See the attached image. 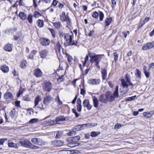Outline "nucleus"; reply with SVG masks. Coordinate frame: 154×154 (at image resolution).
I'll list each match as a JSON object with an SVG mask.
<instances>
[{
  "instance_id": "nucleus-57",
  "label": "nucleus",
  "mask_w": 154,
  "mask_h": 154,
  "mask_svg": "<svg viewBox=\"0 0 154 154\" xmlns=\"http://www.w3.org/2000/svg\"><path fill=\"white\" fill-rule=\"evenodd\" d=\"M7 140V139L6 138L0 139V145H3L5 141Z\"/></svg>"
},
{
  "instance_id": "nucleus-30",
  "label": "nucleus",
  "mask_w": 154,
  "mask_h": 154,
  "mask_svg": "<svg viewBox=\"0 0 154 154\" xmlns=\"http://www.w3.org/2000/svg\"><path fill=\"white\" fill-rule=\"evenodd\" d=\"M112 21V19L111 17H107L105 21V25L106 26H109Z\"/></svg>"
},
{
  "instance_id": "nucleus-53",
  "label": "nucleus",
  "mask_w": 154,
  "mask_h": 154,
  "mask_svg": "<svg viewBox=\"0 0 154 154\" xmlns=\"http://www.w3.org/2000/svg\"><path fill=\"white\" fill-rule=\"evenodd\" d=\"M72 111L73 113H74L76 117H78L79 116V114L77 113L75 109H72Z\"/></svg>"
},
{
  "instance_id": "nucleus-22",
  "label": "nucleus",
  "mask_w": 154,
  "mask_h": 154,
  "mask_svg": "<svg viewBox=\"0 0 154 154\" xmlns=\"http://www.w3.org/2000/svg\"><path fill=\"white\" fill-rule=\"evenodd\" d=\"M1 69L4 73H7L9 71V67L6 65L1 66Z\"/></svg>"
},
{
  "instance_id": "nucleus-34",
  "label": "nucleus",
  "mask_w": 154,
  "mask_h": 154,
  "mask_svg": "<svg viewBox=\"0 0 154 154\" xmlns=\"http://www.w3.org/2000/svg\"><path fill=\"white\" fill-rule=\"evenodd\" d=\"M55 101L57 103L58 105L59 106L61 105L63 103V102L60 100L58 95H57L55 99Z\"/></svg>"
},
{
  "instance_id": "nucleus-1",
  "label": "nucleus",
  "mask_w": 154,
  "mask_h": 154,
  "mask_svg": "<svg viewBox=\"0 0 154 154\" xmlns=\"http://www.w3.org/2000/svg\"><path fill=\"white\" fill-rule=\"evenodd\" d=\"M88 54L90 58V61L91 63L96 62V66L99 69L100 66L99 65L100 60L101 59L102 56H104V54H96L93 55L91 53H88Z\"/></svg>"
},
{
  "instance_id": "nucleus-54",
  "label": "nucleus",
  "mask_w": 154,
  "mask_h": 154,
  "mask_svg": "<svg viewBox=\"0 0 154 154\" xmlns=\"http://www.w3.org/2000/svg\"><path fill=\"white\" fill-rule=\"evenodd\" d=\"M99 14L96 11L94 12L92 14V17L94 18H97L98 17Z\"/></svg>"
},
{
  "instance_id": "nucleus-36",
  "label": "nucleus",
  "mask_w": 154,
  "mask_h": 154,
  "mask_svg": "<svg viewBox=\"0 0 154 154\" xmlns=\"http://www.w3.org/2000/svg\"><path fill=\"white\" fill-rule=\"evenodd\" d=\"M59 154H71V151L69 150H62L59 152Z\"/></svg>"
},
{
  "instance_id": "nucleus-23",
  "label": "nucleus",
  "mask_w": 154,
  "mask_h": 154,
  "mask_svg": "<svg viewBox=\"0 0 154 154\" xmlns=\"http://www.w3.org/2000/svg\"><path fill=\"white\" fill-rule=\"evenodd\" d=\"M56 124L55 121L51 120L46 121L44 123V125L46 126L53 125Z\"/></svg>"
},
{
  "instance_id": "nucleus-55",
  "label": "nucleus",
  "mask_w": 154,
  "mask_h": 154,
  "mask_svg": "<svg viewBox=\"0 0 154 154\" xmlns=\"http://www.w3.org/2000/svg\"><path fill=\"white\" fill-rule=\"evenodd\" d=\"M23 99L24 100L27 101H29L30 100V99L28 95L25 96L23 97Z\"/></svg>"
},
{
  "instance_id": "nucleus-51",
  "label": "nucleus",
  "mask_w": 154,
  "mask_h": 154,
  "mask_svg": "<svg viewBox=\"0 0 154 154\" xmlns=\"http://www.w3.org/2000/svg\"><path fill=\"white\" fill-rule=\"evenodd\" d=\"M66 56L67 57L68 61L69 62H71L72 60V57L69 55L68 54H66Z\"/></svg>"
},
{
  "instance_id": "nucleus-24",
  "label": "nucleus",
  "mask_w": 154,
  "mask_h": 154,
  "mask_svg": "<svg viewBox=\"0 0 154 154\" xmlns=\"http://www.w3.org/2000/svg\"><path fill=\"white\" fill-rule=\"evenodd\" d=\"M80 137L79 136H77L73 137H70L69 138L70 140L72 141V143L76 142L80 139Z\"/></svg>"
},
{
  "instance_id": "nucleus-41",
  "label": "nucleus",
  "mask_w": 154,
  "mask_h": 154,
  "mask_svg": "<svg viewBox=\"0 0 154 154\" xmlns=\"http://www.w3.org/2000/svg\"><path fill=\"white\" fill-rule=\"evenodd\" d=\"M53 24L55 28L57 29H59L61 26V23L60 22L54 23Z\"/></svg>"
},
{
  "instance_id": "nucleus-3",
  "label": "nucleus",
  "mask_w": 154,
  "mask_h": 154,
  "mask_svg": "<svg viewBox=\"0 0 154 154\" xmlns=\"http://www.w3.org/2000/svg\"><path fill=\"white\" fill-rule=\"evenodd\" d=\"M120 81L123 88H127L129 85H133V84L131 82L130 76L128 74L125 75V79H122Z\"/></svg>"
},
{
  "instance_id": "nucleus-16",
  "label": "nucleus",
  "mask_w": 154,
  "mask_h": 154,
  "mask_svg": "<svg viewBox=\"0 0 154 154\" xmlns=\"http://www.w3.org/2000/svg\"><path fill=\"white\" fill-rule=\"evenodd\" d=\"M99 101L102 103H106L107 102L106 94L105 95H101L99 97Z\"/></svg>"
},
{
  "instance_id": "nucleus-26",
  "label": "nucleus",
  "mask_w": 154,
  "mask_h": 154,
  "mask_svg": "<svg viewBox=\"0 0 154 154\" xmlns=\"http://www.w3.org/2000/svg\"><path fill=\"white\" fill-rule=\"evenodd\" d=\"M135 75L137 78L140 79L141 73L140 71L137 69H136L135 71Z\"/></svg>"
},
{
  "instance_id": "nucleus-52",
  "label": "nucleus",
  "mask_w": 154,
  "mask_h": 154,
  "mask_svg": "<svg viewBox=\"0 0 154 154\" xmlns=\"http://www.w3.org/2000/svg\"><path fill=\"white\" fill-rule=\"evenodd\" d=\"M30 147H29V148H30L32 149H39V147L38 146H35L34 145H33L32 144L31 146H30Z\"/></svg>"
},
{
  "instance_id": "nucleus-8",
  "label": "nucleus",
  "mask_w": 154,
  "mask_h": 154,
  "mask_svg": "<svg viewBox=\"0 0 154 154\" xmlns=\"http://www.w3.org/2000/svg\"><path fill=\"white\" fill-rule=\"evenodd\" d=\"M43 87L45 91H50L52 88L51 83L49 82H44Z\"/></svg>"
},
{
  "instance_id": "nucleus-40",
  "label": "nucleus",
  "mask_w": 154,
  "mask_h": 154,
  "mask_svg": "<svg viewBox=\"0 0 154 154\" xmlns=\"http://www.w3.org/2000/svg\"><path fill=\"white\" fill-rule=\"evenodd\" d=\"M100 132L92 131L91 133V136L92 137H95L100 134Z\"/></svg>"
},
{
  "instance_id": "nucleus-29",
  "label": "nucleus",
  "mask_w": 154,
  "mask_h": 154,
  "mask_svg": "<svg viewBox=\"0 0 154 154\" xmlns=\"http://www.w3.org/2000/svg\"><path fill=\"white\" fill-rule=\"evenodd\" d=\"M81 101L80 99L77 101V109L78 112H80L82 110V106L81 105Z\"/></svg>"
},
{
  "instance_id": "nucleus-48",
  "label": "nucleus",
  "mask_w": 154,
  "mask_h": 154,
  "mask_svg": "<svg viewBox=\"0 0 154 154\" xmlns=\"http://www.w3.org/2000/svg\"><path fill=\"white\" fill-rule=\"evenodd\" d=\"M104 14L101 11H99V16L100 18V20L101 21H102L104 18Z\"/></svg>"
},
{
  "instance_id": "nucleus-31",
  "label": "nucleus",
  "mask_w": 154,
  "mask_h": 154,
  "mask_svg": "<svg viewBox=\"0 0 154 154\" xmlns=\"http://www.w3.org/2000/svg\"><path fill=\"white\" fill-rule=\"evenodd\" d=\"M28 64L26 60L22 61L20 63V66L22 68H25L27 66Z\"/></svg>"
},
{
  "instance_id": "nucleus-47",
  "label": "nucleus",
  "mask_w": 154,
  "mask_h": 154,
  "mask_svg": "<svg viewBox=\"0 0 154 154\" xmlns=\"http://www.w3.org/2000/svg\"><path fill=\"white\" fill-rule=\"evenodd\" d=\"M74 129L77 131L82 130V125H77L74 127Z\"/></svg>"
},
{
  "instance_id": "nucleus-63",
  "label": "nucleus",
  "mask_w": 154,
  "mask_h": 154,
  "mask_svg": "<svg viewBox=\"0 0 154 154\" xmlns=\"http://www.w3.org/2000/svg\"><path fill=\"white\" fill-rule=\"evenodd\" d=\"M144 73L145 74V75L146 77L147 78H148L150 76V73L149 72H147V71L144 72Z\"/></svg>"
},
{
  "instance_id": "nucleus-59",
  "label": "nucleus",
  "mask_w": 154,
  "mask_h": 154,
  "mask_svg": "<svg viewBox=\"0 0 154 154\" xmlns=\"http://www.w3.org/2000/svg\"><path fill=\"white\" fill-rule=\"evenodd\" d=\"M150 19V18L149 17H146L143 20V23L144 24L148 22Z\"/></svg>"
},
{
  "instance_id": "nucleus-13",
  "label": "nucleus",
  "mask_w": 154,
  "mask_h": 154,
  "mask_svg": "<svg viewBox=\"0 0 154 154\" xmlns=\"http://www.w3.org/2000/svg\"><path fill=\"white\" fill-rule=\"evenodd\" d=\"M60 20L62 21H68L69 22H70V19L67 17H66L65 15V13L64 12H63L60 15Z\"/></svg>"
},
{
  "instance_id": "nucleus-14",
  "label": "nucleus",
  "mask_w": 154,
  "mask_h": 154,
  "mask_svg": "<svg viewBox=\"0 0 154 154\" xmlns=\"http://www.w3.org/2000/svg\"><path fill=\"white\" fill-rule=\"evenodd\" d=\"M48 51L45 49L39 52L41 57L42 59H44L47 57L48 54Z\"/></svg>"
},
{
  "instance_id": "nucleus-35",
  "label": "nucleus",
  "mask_w": 154,
  "mask_h": 154,
  "mask_svg": "<svg viewBox=\"0 0 154 154\" xmlns=\"http://www.w3.org/2000/svg\"><path fill=\"white\" fill-rule=\"evenodd\" d=\"M143 116L147 118H149L151 117L153 115L151 112H144L143 113Z\"/></svg>"
},
{
  "instance_id": "nucleus-46",
  "label": "nucleus",
  "mask_w": 154,
  "mask_h": 154,
  "mask_svg": "<svg viewBox=\"0 0 154 154\" xmlns=\"http://www.w3.org/2000/svg\"><path fill=\"white\" fill-rule=\"evenodd\" d=\"M38 145L39 146H42L45 145V142L41 139L39 138L38 141Z\"/></svg>"
},
{
  "instance_id": "nucleus-44",
  "label": "nucleus",
  "mask_w": 154,
  "mask_h": 154,
  "mask_svg": "<svg viewBox=\"0 0 154 154\" xmlns=\"http://www.w3.org/2000/svg\"><path fill=\"white\" fill-rule=\"evenodd\" d=\"M37 53V51L35 50H33L32 51L31 53L29 56V58L31 59L33 58V56Z\"/></svg>"
},
{
  "instance_id": "nucleus-49",
  "label": "nucleus",
  "mask_w": 154,
  "mask_h": 154,
  "mask_svg": "<svg viewBox=\"0 0 154 154\" xmlns=\"http://www.w3.org/2000/svg\"><path fill=\"white\" fill-rule=\"evenodd\" d=\"M17 114V112L16 110L14 109L11 111L10 113V115L12 117H15Z\"/></svg>"
},
{
  "instance_id": "nucleus-32",
  "label": "nucleus",
  "mask_w": 154,
  "mask_h": 154,
  "mask_svg": "<svg viewBox=\"0 0 154 154\" xmlns=\"http://www.w3.org/2000/svg\"><path fill=\"white\" fill-rule=\"evenodd\" d=\"M37 24L39 27H42L44 26V21L41 20H38L37 21Z\"/></svg>"
},
{
  "instance_id": "nucleus-37",
  "label": "nucleus",
  "mask_w": 154,
  "mask_h": 154,
  "mask_svg": "<svg viewBox=\"0 0 154 154\" xmlns=\"http://www.w3.org/2000/svg\"><path fill=\"white\" fill-rule=\"evenodd\" d=\"M61 47L58 42H57L56 43V49L57 51H58L60 52L61 51Z\"/></svg>"
},
{
  "instance_id": "nucleus-56",
  "label": "nucleus",
  "mask_w": 154,
  "mask_h": 154,
  "mask_svg": "<svg viewBox=\"0 0 154 154\" xmlns=\"http://www.w3.org/2000/svg\"><path fill=\"white\" fill-rule=\"evenodd\" d=\"M113 56L114 57V60L116 62L118 60V55L116 53L114 52L113 53Z\"/></svg>"
},
{
  "instance_id": "nucleus-7",
  "label": "nucleus",
  "mask_w": 154,
  "mask_h": 154,
  "mask_svg": "<svg viewBox=\"0 0 154 154\" xmlns=\"http://www.w3.org/2000/svg\"><path fill=\"white\" fill-rule=\"evenodd\" d=\"M54 100V98L52 97L50 95H48L44 97L43 100L44 104L48 106L49 105V103L52 101Z\"/></svg>"
},
{
  "instance_id": "nucleus-27",
  "label": "nucleus",
  "mask_w": 154,
  "mask_h": 154,
  "mask_svg": "<svg viewBox=\"0 0 154 154\" xmlns=\"http://www.w3.org/2000/svg\"><path fill=\"white\" fill-rule=\"evenodd\" d=\"M20 19L23 20H25L26 18V15L24 12H21L19 13L18 15Z\"/></svg>"
},
{
  "instance_id": "nucleus-15",
  "label": "nucleus",
  "mask_w": 154,
  "mask_h": 154,
  "mask_svg": "<svg viewBox=\"0 0 154 154\" xmlns=\"http://www.w3.org/2000/svg\"><path fill=\"white\" fill-rule=\"evenodd\" d=\"M64 143V142L60 140H54L52 142L53 145L56 146H61L63 145Z\"/></svg>"
},
{
  "instance_id": "nucleus-60",
  "label": "nucleus",
  "mask_w": 154,
  "mask_h": 154,
  "mask_svg": "<svg viewBox=\"0 0 154 154\" xmlns=\"http://www.w3.org/2000/svg\"><path fill=\"white\" fill-rule=\"evenodd\" d=\"M26 110L27 111V113L29 115H31L33 112V110L32 108L27 109Z\"/></svg>"
},
{
  "instance_id": "nucleus-10",
  "label": "nucleus",
  "mask_w": 154,
  "mask_h": 154,
  "mask_svg": "<svg viewBox=\"0 0 154 154\" xmlns=\"http://www.w3.org/2000/svg\"><path fill=\"white\" fill-rule=\"evenodd\" d=\"M100 82L99 79H90L88 80V83L91 85H98Z\"/></svg>"
},
{
  "instance_id": "nucleus-4",
  "label": "nucleus",
  "mask_w": 154,
  "mask_h": 154,
  "mask_svg": "<svg viewBox=\"0 0 154 154\" xmlns=\"http://www.w3.org/2000/svg\"><path fill=\"white\" fill-rule=\"evenodd\" d=\"M19 143L22 146L29 148L32 143L26 139H22L20 140Z\"/></svg>"
},
{
  "instance_id": "nucleus-25",
  "label": "nucleus",
  "mask_w": 154,
  "mask_h": 154,
  "mask_svg": "<svg viewBox=\"0 0 154 154\" xmlns=\"http://www.w3.org/2000/svg\"><path fill=\"white\" fill-rule=\"evenodd\" d=\"M8 146L14 148L18 147V146L16 144L14 143L12 141L10 140L8 141Z\"/></svg>"
},
{
  "instance_id": "nucleus-61",
  "label": "nucleus",
  "mask_w": 154,
  "mask_h": 154,
  "mask_svg": "<svg viewBox=\"0 0 154 154\" xmlns=\"http://www.w3.org/2000/svg\"><path fill=\"white\" fill-rule=\"evenodd\" d=\"M122 127V125L120 123H117L116 124L114 127L115 129H118Z\"/></svg>"
},
{
  "instance_id": "nucleus-20",
  "label": "nucleus",
  "mask_w": 154,
  "mask_h": 154,
  "mask_svg": "<svg viewBox=\"0 0 154 154\" xmlns=\"http://www.w3.org/2000/svg\"><path fill=\"white\" fill-rule=\"evenodd\" d=\"M42 100V98L40 96H37L34 100L35 106L34 108Z\"/></svg>"
},
{
  "instance_id": "nucleus-12",
  "label": "nucleus",
  "mask_w": 154,
  "mask_h": 154,
  "mask_svg": "<svg viewBox=\"0 0 154 154\" xmlns=\"http://www.w3.org/2000/svg\"><path fill=\"white\" fill-rule=\"evenodd\" d=\"M34 74L37 77H40L42 76L43 73L39 69L36 68L34 71Z\"/></svg>"
},
{
  "instance_id": "nucleus-19",
  "label": "nucleus",
  "mask_w": 154,
  "mask_h": 154,
  "mask_svg": "<svg viewBox=\"0 0 154 154\" xmlns=\"http://www.w3.org/2000/svg\"><path fill=\"white\" fill-rule=\"evenodd\" d=\"M66 119L64 116H60L57 117L55 119V121L56 122V124L59 123L60 122H63Z\"/></svg>"
},
{
  "instance_id": "nucleus-18",
  "label": "nucleus",
  "mask_w": 154,
  "mask_h": 154,
  "mask_svg": "<svg viewBox=\"0 0 154 154\" xmlns=\"http://www.w3.org/2000/svg\"><path fill=\"white\" fill-rule=\"evenodd\" d=\"M93 104L95 108H97L98 106L99 101L98 99L95 96L92 97Z\"/></svg>"
},
{
  "instance_id": "nucleus-5",
  "label": "nucleus",
  "mask_w": 154,
  "mask_h": 154,
  "mask_svg": "<svg viewBox=\"0 0 154 154\" xmlns=\"http://www.w3.org/2000/svg\"><path fill=\"white\" fill-rule=\"evenodd\" d=\"M154 47V41L145 44L142 47V50H146L151 49Z\"/></svg>"
},
{
  "instance_id": "nucleus-58",
  "label": "nucleus",
  "mask_w": 154,
  "mask_h": 154,
  "mask_svg": "<svg viewBox=\"0 0 154 154\" xmlns=\"http://www.w3.org/2000/svg\"><path fill=\"white\" fill-rule=\"evenodd\" d=\"M50 31L51 32V34L54 38L55 37V34L54 30L53 29H49Z\"/></svg>"
},
{
  "instance_id": "nucleus-64",
  "label": "nucleus",
  "mask_w": 154,
  "mask_h": 154,
  "mask_svg": "<svg viewBox=\"0 0 154 154\" xmlns=\"http://www.w3.org/2000/svg\"><path fill=\"white\" fill-rule=\"evenodd\" d=\"M154 66V63H152L149 65L148 70H149L151 68Z\"/></svg>"
},
{
  "instance_id": "nucleus-17",
  "label": "nucleus",
  "mask_w": 154,
  "mask_h": 154,
  "mask_svg": "<svg viewBox=\"0 0 154 154\" xmlns=\"http://www.w3.org/2000/svg\"><path fill=\"white\" fill-rule=\"evenodd\" d=\"M41 43L43 45L47 46L49 44L50 41L49 39L42 38L41 39Z\"/></svg>"
},
{
  "instance_id": "nucleus-21",
  "label": "nucleus",
  "mask_w": 154,
  "mask_h": 154,
  "mask_svg": "<svg viewBox=\"0 0 154 154\" xmlns=\"http://www.w3.org/2000/svg\"><path fill=\"white\" fill-rule=\"evenodd\" d=\"M12 46L10 44H6L4 47V49L6 51L11 52L12 50Z\"/></svg>"
},
{
  "instance_id": "nucleus-45",
  "label": "nucleus",
  "mask_w": 154,
  "mask_h": 154,
  "mask_svg": "<svg viewBox=\"0 0 154 154\" xmlns=\"http://www.w3.org/2000/svg\"><path fill=\"white\" fill-rule=\"evenodd\" d=\"M42 16L41 14L37 11H35L34 14V17L37 18H38Z\"/></svg>"
},
{
  "instance_id": "nucleus-11",
  "label": "nucleus",
  "mask_w": 154,
  "mask_h": 154,
  "mask_svg": "<svg viewBox=\"0 0 154 154\" xmlns=\"http://www.w3.org/2000/svg\"><path fill=\"white\" fill-rule=\"evenodd\" d=\"M106 94L107 101L112 102L114 100V98L112 94L110 91H108L106 92Z\"/></svg>"
},
{
  "instance_id": "nucleus-2",
  "label": "nucleus",
  "mask_w": 154,
  "mask_h": 154,
  "mask_svg": "<svg viewBox=\"0 0 154 154\" xmlns=\"http://www.w3.org/2000/svg\"><path fill=\"white\" fill-rule=\"evenodd\" d=\"M73 35L72 34L70 35L69 34H66L64 35V38L65 40V42L64 43V45L66 46H69L70 45H75L76 43V42H75L72 40Z\"/></svg>"
},
{
  "instance_id": "nucleus-6",
  "label": "nucleus",
  "mask_w": 154,
  "mask_h": 154,
  "mask_svg": "<svg viewBox=\"0 0 154 154\" xmlns=\"http://www.w3.org/2000/svg\"><path fill=\"white\" fill-rule=\"evenodd\" d=\"M4 97L5 99L8 101H11L14 99L13 94L10 92H7L5 93Z\"/></svg>"
},
{
  "instance_id": "nucleus-62",
  "label": "nucleus",
  "mask_w": 154,
  "mask_h": 154,
  "mask_svg": "<svg viewBox=\"0 0 154 154\" xmlns=\"http://www.w3.org/2000/svg\"><path fill=\"white\" fill-rule=\"evenodd\" d=\"M88 55H87L86 56V57L85 58V62H84V63H83V66H85V65L87 62L88 60Z\"/></svg>"
},
{
  "instance_id": "nucleus-38",
  "label": "nucleus",
  "mask_w": 154,
  "mask_h": 154,
  "mask_svg": "<svg viewBox=\"0 0 154 154\" xmlns=\"http://www.w3.org/2000/svg\"><path fill=\"white\" fill-rule=\"evenodd\" d=\"M90 125H91L90 124V123L85 124L82 125V130L90 128Z\"/></svg>"
},
{
  "instance_id": "nucleus-33",
  "label": "nucleus",
  "mask_w": 154,
  "mask_h": 154,
  "mask_svg": "<svg viewBox=\"0 0 154 154\" xmlns=\"http://www.w3.org/2000/svg\"><path fill=\"white\" fill-rule=\"evenodd\" d=\"M118 88L119 86L118 85L117 86L114 92L113 97H114V98H117L119 97Z\"/></svg>"
},
{
  "instance_id": "nucleus-39",
  "label": "nucleus",
  "mask_w": 154,
  "mask_h": 154,
  "mask_svg": "<svg viewBox=\"0 0 154 154\" xmlns=\"http://www.w3.org/2000/svg\"><path fill=\"white\" fill-rule=\"evenodd\" d=\"M33 16L31 14H29L28 16L27 19L28 22L30 23H32Z\"/></svg>"
},
{
  "instance_id": "nucleus-43",
  "label": "nucleus",
  "mask_w": 154,
  "mask_h": 154,
  "mask_svg": "<svg viewBox=\"0 0 154 154\" xmlns=\"http://www.w3.org/2000/svg\"><path fill=\"white\" fill-rule=\"evenodd\" d=\"M136 97V96L134 95L131 97L126 98H125V100L126 101H131V100H133Z\"/></svg>"
},
{
  "instance_id": "nucleus-50",
  "label": "nucleus",
  "mask_w": 154,
  "mask_h": 154,
  "mask_svg": "<svg viewBox=\"0 0 154 154\" xmlns=\"http://www.w3.org/2000/svg\"><path fill=\"white\" fill-rule=\"evenodd\" d=\"M38 121V119H31L29 122V123H33L37 122Z\"/></svg>"
},
{
  "instance_id": "nucleus-42",
  "label": "nucleus",
  "mask_w": 154,
  "mask_h": 154,
  "mask_svg": "<svg viewBox=\"0 0 154 154\" xmlns=\"http://www.w3.org/2000/svg\"><path fill=\"white\" fill-rule=\"evenodd\" d=\"M39 138H34L32 139L31 142L34 144L38 145Z\"/></svg>"
},
{
  "instance_id": "nucleus-28",
  "label": "nucleus",
  "mask_w": 154,
  "mask_h": 154,
  "mask_svg": "<svg viewBox=\"0 0 154 154\" xmlns=\"http://www.w3.org/2000/svg\"><path fill=\"white\" fill-rule=\"evenodd\" d=\"M101 73L103 80L106 79L107 77L106 70L105 69H103L101 70Z\"/></svg>"
},
{
  "instance_id": "nucleus-9",
  "label": "nucleus",
  "mask_w": 154,
  "mask_h": 154,
  "mask_svg": "<svg viewBox=\"0 0 154 154\" xmlns=\"http://www.w3.org/2000/svg\"><path fill=\"white\" fill-rule=\"evenodd\" d=\"M83 106L86 107L88 110H90L92 106L90 104L89 101L88 99H85L83 101Z\"/></svg>"
}]
</instances>
